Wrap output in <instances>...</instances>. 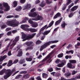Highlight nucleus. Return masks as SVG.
I'll use <instances>...</instances> for the list:
<instances>
[{
  "mask_svg": "<svg viewBox=\"0 0 80 80\" xmlns=\"http://www.w3.org/2000/svg\"><path fill=\"white\" fill-rule=\"evenodd\" d=\"M20 48V46H19L17 47V48L18 49V52L17 57H21L22 55V49H19Z\"/></svg>",
  "mask_w": 80,
  "mask_h": 80,
  "instance_id": "obj_8",
  "label": "nucleus"
},
{
  "mask_svg": "<svg viewBox=\"0 0 80 80\" xmlns=\"http://www.w3.org/2000/svg\"><path fill=\"white\" fill-rule=\"evenodd\" d=\"M53 70V68H50V69H49L48 70V71H49V72H52Z\"/></svg>",
  "mask_w": 80,
  "mask_h": 80,
  "instance_id": "obj_57",
  "label": "nucleus"
},
{
  "mask_svg": "<svg viewBox=\"0 0 80 80\" xmlns=\"http://www.w3.org/2000/svg\"><path fill=\"white\" fill-rule=\"evenodd\" d=\"M28 20V18H25L22 21L21 23H25Z\"/></svg>",
  "mask_w": 80,
  "mask_h": 80,
  "instance_id": "obj_27",
  "label": "nucleus"
},
{
  "mask_svg": "<svg viewBox=\"0 0 80 80\" xmlns=\"http://www.w3.org/2000/svg\"><path fill=\"white\" fill-rule=\"evenodd\" d=\"M7 57V55H5L3 56H1L0 57V62H2L3 60H4V59H5V58Z\"/></svg>",
  "mask_w": 80,
  "mask_h": 80,
  "instance_id": "obj_15",
  "label": "nucleus"
},
{
  "mask_svg": "<svg viewBox=\"0 0 80 80\" xmlns=\"http://www.w3.org/2000/svg\"><path fill=\"white\" fill-rule=\"evenodd\" d=\"M28 42V46H29V45H32V43H33V42L32 41H30L29 42Z\"/></svg>",
  "mask_w": 80,
  "mask_h": 80,
  "instance_id": "obj_47",
  "label": "nucleus"
},
{
  "mask_svg": "<svg viewBox=\"0 0 80 80\" xmlns=\"http://www.w3.org/2000/svg\"><path fill=\"white\" fill-rule=\"evenodd\" d=\"M17 30H13L12 31V33H17Z\"/></svg>",
  "mask_w": 80,
  "mask_h": 80,
  "instance_id": "obj_58",
  "label": "nucleus"
},
{
  "mask_svg": "<svg viewBox=\"0 0 80 80\" xmlns=\"http://www.w3.org/2000/svg\"><path fill=\"white\" fill-rule=\"evenodd\" d=\"M8 56H10L11 55H12V53H11V51H10L8 52Z\"/></svg>",
  "mask_w": 80,
  "mask_h": 80,
  "instance_id": "obj_62",
  "label": "nucleus"
},
{
  "mask_svg": "<svg viewBox=\"0 0 80 80\" xmlns=\"http://www.w3.org/2000/svg\"><path fill=\"white\" fill-rule=\"evenodd\" d=\"M51 73V75H52L53 76H56V75H57V73L54 72H52Z\"/></svg>",
  "mask_w": 80,
  "mask_h": 80,
  "instance_id": "obj_52",
  "label": "nucleus"
},
{
  "mask_svg": "<svg viewBox=\"0 0 80 80\" xmlns=\"http://www.w3.org/2000/svg\"><path fill=\"white\" fill-rule=\"evenodd\" d=\"M38 23L37 22L33 23L32 24V27H34V28H36L37 27H38Z\"/></svg>",
  "mask_w": 80,
  "mask_h": 80,
  "instance_id": "obj_18",
  "label": "nucleus"
},
{
  "mask_svg": "<svg viewBox=\"0 0 80 80\" xmlns=\"http://www.w3.org/2000/svg\"><path fill=\"white\" fill-rule=\"evenodd\" d=\"M11 44V42H10L8 44V45L7 47V48H6V50H4L3 52H2V53H5V52H7V51H8V48L9 47L11 49H12V48H10V44Z\"/></svg>",
  "mask_w": 80,
  "mask_h": 80,
  "instance_id": "obj_13",
  "label": "nucleus"
},
{
  "mask_svg": "<svg viewBox=\"0 0 80 80\" xmlns=\"http://www.w3.org/2000/svg\"><path fill=\"white\" fill-rule=\"evenodd\" d=\"M20 72L19 71H17L16 72H15L13 74V75H12V76H13V75H16L17 73H18V72Z\"/></svg>",
  "mask_w": 80,
  "mask_h": 80,
  "instance_id": "obj_55",
  "label": "nucleus"
},
{
  "mask_svg": "<svg viewBox=\"0 0 80 80\" xmlns=\"http://www.w3.org/2000/svg\"><path fill=\"white\" fill-rule=\"evenodd\" d=\"M51 58H52V57H50V55H48L43 60V61H45L46 60L48 59V60L47 61V63H48L49 62V61L50 60V59H51Z\"/></svg>",
  "mask_w": 80,
  "mask_h": 80,
  "instance_id": "obj_12",
  "label": "nucleus"
},
{
  "mask_svg": "<svg viewBox=\"0 0 80 80\" xmlns=\"http://www.w3.org/2000/svg\"><path fill=\"white\" fill-rule=\"evenodd\" d=\"M67 2L66 4V5H69V4H70L72 2V0H66Z\"/></svg>",
  "mask_w": 80,
  "mask_h": 80,
  "instance_id": "obj_32",
  "label": "nucleus"
},
{
  "mask_svg": "<svg viewBox=\"0 0 80 80\" xmlns=\"http://www.w3.org/2000/svg\"><path fill=\"white\" fill-rule=\"evenodd\" d=\"M18 62V59H16L14 61L13 63H17V62Z\"/></svg>",
  "mask_w": 80,
  "mask_h": 80,
  "instance_id": "obj_61",
  "label": "nucleus"
},
{
  "mask_svg": "<svg viewBox=\"0 0 80 80\" xmlns=\"http://www.w3.org/2000/svg\"><path fill=\"white\" fill-rule=\"evenodd\" d=\"M25 59H21V60L19 62V63L20 64H22V63H25Z\"/></svg>",
  "mask_w": 80,
  "mask_h": 80,
  "instance_id": "obj_30",
  "label": "nucleus"
},
{
  "mask_svg": "<svg viewBox=\"0 0 80 80\" xmlns=\"http://www.w3.org/2000/svg\"><path fill=\"white\" fill-rule=\"evenodd\" d=\"M42 43V41H40V40H38L36 42V45H39V44H40Z\"/></svg>",
  "mask_w": 80,
  "mask_h": 80,
  "instance_id": "obj_38",
  "label": "nucleus"
},
{
  "mask_svg": "<svg viewBox=\"0 0 80 80\" xmlns=\"http://www.w3.org/2000/svg\"><path fill=\"white\" fill-rule=\"evenodd\" d=\"M60 23V21L58 20L56 21L55 23V25H58Z\"/></svg>",
  "mask_w": 80,
  "mask_h": 80,
  "instance_id": "obj_40",
  "label": "nucleus"
},
{
  "mask_svg": "<svg viewBox=\"0 0 80 80\" xmlns=\"http://www.w3.org/2000/svg\"><path fill=\"white\" fill-rule=\"evenodd\" d=\"M30 27V26L28 24H24L21 26V28L22 29L25 30V31H30L31 32L33 33L34 32H36L38 31L37 29L35 28H28Z\"/></svg>",
  "mask_w": 80,
  "mask_h": 80,
  "instance_id": "obj_1",
  "label": "nucleus"
},
{
  "mask_svg": "<svg viewBox=\"0 0 80 80\" xmlns=\"http://www.w3.org/2000/svg\"><path fill=\"white\" fill-rule=\"evenodd\" d=\"M50 32V30L45 31L43 32V35H47Z\"/></svg>",
  "mask_w": 80,
  "mask_h": 80,
  "instance_id": "obj_20",
  "label": "nucleus"
},
{
  "mask_svg": "<svg viewBox=\"0 0 80 80\" xmlns=\"http://www.w3.org/2000/svg\"><path fill=\"white\" fill-rule=\"evenodd\" d=\"M77 78V77L76 76L74 78H71L70 79H67V80H76Z\"/></svg>",
  "mask_w": 80,
  "mask_h": 80,
  "instance_id": "obj_44",
  "label": "nucleus"
},
{
  "mask_svg": "<svg viewBox=\"0 0 80 80\" xmlns=\"http://www.w3.org/2000/svg\"><path fill=\"white\" fill-rule=\"evenodd\" d=\"M11 30V28H8L6 29V32H8V31H10Z\"/></svg>",
  "mask_w": 80,
  "mask_h": 80,
  "instance_id": "obj_51",
  "label": "nucleus"
},
{
  "mask_svg": "<svg viewBox=\"0 0 80 80\" xmlns=\"http://www.w3.org/2000/svg\"><path fill=\"white\" fill-rule=\"evenodd\" d=\"M42 77L45 78H47L48 77V75L45 73H42Z\"/></svg>",
  "mask_w": 80,
  "mask_h": 80,
  "instance_id": "obj_28",
  "label": "nucleus"
},
{
  "mask_svg": "<svg viewBox=\"0 0 80 80\" xmlns=\"http://www.w3.org/2000/svg\"><path fill=\"white\" fill-rule=\"evenodd\" d=\"M73 5L74 4H73V2H72V3H71V4H70L68 7V8H70L72 7V6H73Z\"/></svg>",
  "mask_w": 80,
  "mask_h": 80,
  "instance_id": "obj_46",
  "label": "nucleus"
},
{
  "mask_svg": "<svg viewBox=\"0 0 80 80\" xmlns=\"http://www.w3.org/2000/svg\"><path fill=\"white\" fill-rule=\"evenodd\" d=\"M22 7L20 6H19L17 7L16 9L15 10L16 11H18V12H19V11H20V10H22Z\"/></svg>",
  "mask_w": 80,
  "mask_h": 80,
  "instance_id": "obj_19",
  "label": "nucleus"
},
{
  "mask_svg": "<svg viewBox=\"0 0 80 80\" xmlns=\"http://www.w3.org/2000/svg\"><path fill=\"white\" fill-rule=\"evenodd\" d=\"M56 45H52L51 46H50V48H55V47H56Z\"/></svg>",
  "mask_w": 80,
  "mask_h": 80,
  "instance_id": "obj_60",
  "label": "nucleus"
},
{
  "mask_svg": "<svg viewBox=\"0 0 80 80\" xmlns=\"http://www.w3.org/2000/svg\"><path fill=\"white\" fill-rule=\"evenodd\" d=\"M21 34L22 35V39L24 38V39L22 40L23 42L24 41H25L26 40H28V39H32V38L35 36L36 34V33H33L31 35H29L27 37L26 36V35L24 33L22 32H21Z\"/></svg>",
  "mask_w": 80,
  "mask_h": 80,
  "instance_id": "obj_5",
  "label": "nucleus"
},
{
  "mask_svg": "<svg viewBox=\"0 0 80 80\" xmlns=\"http://www.w3.org/2000/svg\"><path fill=\"white\" fill-rule=\"evenodd\" d=\"M16 70H15V68H13L12 69V70L10 69H8L7 70V72H8V74L9 76H10L12 73H13V72H15Z\"/></svg>",
  "mask_w": 80,
  "mask_h": 80,
  "instance_id": "obj_9",
  "label": "nucleus"
},
{
  "mask_svg": "<svg viewBox=\"0 0 80 80\" xmlns=\"http://www.w3.org/2000/svg\"><path fill=\"white\" fill-rule=\"evenodd\" d=\"M80 45V42H78L77 44L75 45V48H78V47H79Z\"/></svg>",
  "mask_w": 80,
  "mask_h": 80,
  "instance_id": "obj_35",
  "label": "nucleus"
},
{
  "mask_svg": "<svg viewBox=\"0 0 80 80\" xmlns=\"http://www.w3.org/2000/svg\"><path fill=\"white\" fill-rule=\"evenodd\" d=\"M0 9L1 10L4 9V12H8L10 10V6L7 3L3 2L2 4H0Z\"/></svg>",
  "mask_w": 80,
  "mask_h": 80,
  "instance_id": "obj_4",
  "label": "nucleus"
},
{
  "mask_svg": "<svg viewBox=\"0 0 80 80\" xmlns=\"http://www.w3.org/2000/svg\"><path fill=\"white\" fill-rule=\"evenodd\" d=\"M37 80H42V79L40 78V77H38L36 78Z\"/></svg>",
  "mask_w": 80,
  "mask_h": 80,
  "instance_id": "obj_64",
  "label": "nucleus"
},
{
  "mask_svg": "<svg viewBox=\"0 0 80 80\" xmlns=\"http://www.w3.org/2000/svg\"><path fill=\"white\" fill-rule=\"evenodd\" d=\"M70 53H71L72 54H73V51L70 50L69 51H68L66 52V53H67V54H69Z\"/></svg>",
  "mask_w": 80,
  "mask_h": 80,
  "instance_id": "obj_31",
  "label": "nucleus"
},
{
  "mask_svg": "<svg viewBox=\"0 0 80 80\" xmlns=\"http://www.w3.org/2000/svg\"><path fill=\"white\" fill-rule=\"evenodd\" d=\"M26 60L27 62H31V61H32V58H26Z\"/></svg>",
  "mask_w": 80,
  "mask_h": 80,
  "instance_id": "obj_36",
  "label": "nucleus"
},
{
  "mask_svg": "<svg viewBox=\"0 0 80 80\" xmlns=\"http://www.w3.org/2000/svg\"><path fill=\"white\" fill-rule=\"evenodd\" d=\"M40 1H39V0L36 1L35 2V4H37L38 3H40Z\"/></svg>",
  "mask_w": 80,
  "mask_h": 80,
  "instance_id": "obj_63",
  "label": "nucleus"
},
{
  "mask_svg": "<svg viewBox=\"0 0 80 80\" xmlns=\"http://www.w3.org/2000/svg\"><path fill=\"white\" fill-rule=\"evenodd\" d=\"M54 23V21H52L49 24L48 27L47 28H49V27H51L53 25V23Z\"/></svg>",
  "mask_w": 80,
  "mask_h": 80,
  "instance_id": "obj_17",
  "label": "nucleus"
},
{
  "mask_svg": "<svg viewBox=\"0 0 80 80\" xmlns=\"http://www.w3.org/2000/svg\"><path fill=\"white\" fill-rule=\"evenodd\" d=\"M30 76H29V74H26L23 76V78H25L26 79H27V78H28Z\"/></svg>",
  "mask_w": 80,
  "mask_h": 80,
  "instance_id": "obj_29",
  "label": "nucleus"
},
{
  "mask_svg": "<svg viewBox=\"0 0 80 80\" xmlns=\"http://www.w3.org/2000/svg\"><path fill=\"white\" fill-rule=\"evenodd\" d=\"M60 62V60L59 59H58L55 61L56 63H59V62Z\"/></svg>",
  "mask_w": 80,
  "mask_h": 80,
  "instance_id": "obj_59",
  "label": "nucleus"
},
{
  "mask_svg": "<svg viewBox=\"0 0 80 80\" xmlns=\"http://www.w3.org/2000/svg\"><path fill=\"white\" fill-rule=\"evenodd\" d=\"M63 56V53L60 54L58 55V58H62Z\"/></svg>",
  "mask_w": 80,
  "mask_h": 80,
  "instance_id": "obj_39",
  "label": "nucleus"
},
{
  "mask_svg": "<svg viewBox=\"0 0 80 80\" xmlns=\"http://www.w3.org/2000/svg\"><path fill=\"white\" fill-rule=\"evenodd\" d=\"M78 6H76L73 7L72 8H73L74 10H77V9L78 8Z\"/></svg>",
  "mask_w": 80,
  "mask_h": 80,
  "instance_id": "obj_48",
  "label": "nucleus"
},
{
  "mask_svg": "<svg viewBox=\"0 0 80 80\" xmlns=\"http://www.w3.org/2000/svg\"><path fill=\"white\" fill-rule=\"evenodd\" d=\"M57 42H58V40L51 41L44 43L43 45H42L41 47V48L40 49V52H42V51L43 49L46 48H47L48 46L49 45H50V44L57 43Z\"/></svg>",
  "mask_w": 80,
  "mask_h": 80,
  "instance_id": "obj_3",
  "label": "nucleus"
},
{
  "mask_svg": "<svg viewBox=\"0 0 80 80\" xmlns=\"http://www.w3.org/2000/svg\"><path fill=\"white\" fill-rule=\"evenodd\" d=\"M66 25L65 24V22H64L62 24H61V27H62V28H65V26Z\"/></svg>",
  "mask_w": 80,
  "mask_h": 80,
  "instance_id": "obj_41",
  "label": "nucleus"
},
{
  "mask_svg": "<svg viewBox=\"0 0 80 80\" xmlns=\"http://www.w3.org/2000/svg\"><path fill=\"white\" fill-rule=\"evenodd\" d=\"M13 15H9L6 17L7 18H13Z\"/></svg>",
  "mask_w": 80,
  "mask_h": 80,
  "instance_id": "obj_45",
  "label": "nucleus"
},
{
  "mask_svg": "<svg viewBox=\"0 0 80 80\" xmlns=\"http://www.w3.org/2000/svg\"><path fill=\"white\" fill-rule=\"evenodd\" d=\"M69 62L70 63H76L77 62L75 60H69Z\"/></svg>",
  "mask_w": 80,
  "mask_h": 80,
  "instance_id": "obj_33",
  "label": "nucleus"
},
{
  "mask_svg": "<svg viewBox=\"0 0 80 80\" xmlns=\"http://www.w3.org/2000/svg\"><path fill=\"white\" fill-rule=\"evenodd\" d=\"M35 10H36L35 8H33L31 10V12H35Z\"/></svg>",
  "mask_w": 80,
  "mask_h": 80,
  "instance_id": "obj_56",
  "label": "nucleus"
},
{
  "mask_svg": "<svg viewBox=\"0 0 80 80\" xmlns=\"http://www.w3.org/2000/svg\"><path fill=\"white\" fill-rule=\"evenodd\" d=\"M17 5V2L16 1H14L12 3V6L13 7H16Z\"/></svg>",
  "mask_w": 80,
  "mask_h": 80,
  "instance_id": "obj_24",
  "label": "nucleus"
},
{
  "mask_svg": "<svg viewBox=\"0 0 80 80\" xmlns=\"http://www.w3.org/2000/svg\"><path fill=\"white\" fill-rule=\"evenodd\" d=\"M66 63V61H64L62 63L59 64L57 65V67H63L65 65V64Z\"/></svg>",
  "mask_w": 80,
  "mask_h": 80,
  "instance_id": "obj_11",
  "label": "nucleus"
},
{
  "mask_svg": "<svg viewBox=\"0 0 80 80\" xmlns=\"http://www.w3.org/2000/svg\"><path fill=\"white\" fill-rule=\"evenodd\" d=\"M20 2L21 3H24L25 2V0H20Z\"/></svg>",
  "mask_w": 80,
  "mask_h": 80,
  "instance_id": "obj_54",
  "label": "nucleus"
},
{
  "mask_svg": "<svg viewBox=\"0 0 80 80\" xmlns=\"http://www.w3.org/2000/svg\"><path fill=\"white\" fill-rule=\"evenodd\" d=\"M47 25H45L42 28L40 31V32H41L43 31V30H44L45 29V28H47Z\"/></svg>",
  "mask_w": 80,
  "mask_h": 80,
  "instance_id": "obj_25",
  "label": "nucleus"
},
{
  "mask_svg": "<svg viewBox=\"0 0 80 80\" xmlns=\"http://www.w3.org/2000/svg\"><path fill=\"white\" fill-rule=\"evenodd\" d=\"M22 77V75H18L15 77V79H18L19 78H21Z\"/></svg>",
  "mask_w": 80,
  "mask_h": 80,
  "instance_id": "obj_34",
  "label": "nucleus"
},
{
  "mask_svg": "<svg viewBox=\"0 0 80 80\" xmlns=\"http://www.w3.org/2000/svg\"><path fill=\"white\" fill-rule=\"evenodd\" d=\"M77 72L76 71H72V75H75V73H77Z\"/></svg>",
  "mask_w": 80,
  "mask_h": 80,
  "instance_id": "obj_50",
  "label": "nucleus"
},
{
  "mask_svg": "<svg viewBox=\"0 0 80 80\" xmlns=\"http://www.w3.org/2000/svg\"><path fill=\"white\" fill-rule=\"evenodd\" d=\"M7 35L8 36L12 35V32L9 31L7 33Z\"/></svg>",
  "mask_w": 80,
  "mask_h": 80,
  "instance_id": "obj_49",
  "label": "nucleus"
},
{
  "mask_svg": "<svg viewBox=\"0 0 80 80\" xmlns=\"http://www.w3.org/2000/svg\"><path fill=\"white\" fill-rule=\"evenodd\" d=\"M65 75L66 76V77H68L69 76H70V75H71V73L68 72L67 73H65Z\"/></svg>",
  "mask_w": 80,
  "mask_h": 80,
  "instance_id": "obj_37",
  "label": "nucleus"
},
{
  "mask_svg": "<svg viewBox=\"0 0 80 80\" xmlns=\"http://www.w3.org/2000/svg\"><path fill=\"white\" fill-rule=\"evenodd\" d=\"M28 22L29 23L32 24V23H33V21H32L31 19L28 20Z\"/></svg>",
  "mask_w": 80,
  "mask_h": 80,
  "instance_id": "obj_43",
  "label": "nucleus"
},
{
  "mask_svg": "<svg viewBox=\"0 0 80 80\" xmlns=\"http://www.w3.org/2000/svg\"><path fill=\"white\" fill-rule=\"evenodd\" d=\"M31 7V5L30 4H28L25 6L26 9H29Z\"/></svg>",
  "mask_w": 80,
  "mask_h": 80,
  "instance_id": "obj_26",
  "label": "nucleus"
},
{
  "mask_svg": "<svg viewBox=\"0 0 80 80\" xmlns=\"http://www.w3.org/2000/svg\"><path fill=\"white\" fill-rule=\"evenodd\" d=\"M1 27L2 29H3V28H6V27H7V25H3L1 26Z\"/></svg>",
  "mask_w": 80,
  "mask_h": 80,
  "instance_id": "obj_42",
  "label": "nucleus"
},
{
  "mask_svg": "<svg viewBox=\"0 0 80 80\" xmlns=\"http://www.w3.org/2000/svg\"><path fill=\"white\" fill-rule=\"evenodd\" d=\"M60 15H61L60 13L59 12H58L53 17V19H56V18H57L58 17H60Z\"/></svg>",
  "mask_w": 80,
  "mask_h": 80,
  "instance_id": "obj_14",
  "label": "nucleus"
},
{
  "mask_svg": "<svg viewBox=\"0 0 80 80\" xmlns=\"http://www.w3.org/2000/svg\"><path fill=\"white\" fill-rule=\"evenodd\" d=\"M19 23L18 21H17L16 19L10 21V20H8L6 22V23L7 25L12 27H17L18 26V24Z\"/></svg>",
  "mask_w": 80,
  "mask_h": 80,
  "instance_id": "obj_2",
  "label": "nucleus"
},
{
  "mask_svg": "<svg viewBox=\"0 0 80 80\" xmlns=\"http://www.w3.org/2000/svg\"><path fill=\"white\" fill-rule=\"evenodd\" d=\"M38 15V13L37 12H34L32 14L31 13H29L28 15L29 17H35V18H37Z\"/></svg>",
  "mask_w": 80,
  "mask_h": 80,
  "instance_id": "obj_7",
  "label": "nucleus"
},
{
  "mask_svg": "<svg viewBox=\"0 0 80 80\" xmlns=\"http://www.w3.org/2000/svg\"><path fill=\"white\" fill-rule=\"evenodd\" d=\"M12 60H10L9 61L8 64L7 65L8 67H10L12 65Z\"/></svg>",
  "mask_w": 80,
  "mask_h": 80,
  "instance_id": "obj_23",
  "label": "nucleus"
},
{
  "mask_svg": "<svg viewBox=\"0 0 80 80\" xmlns=\"http://www.w3.org/2000/svg\"><path fill=\"white\" fill-rule=\"evenodd\" d=\"M67 67L69 68H72V64L70 63H68L67 65Z\"/></svg>",
  "mask_w": 80,
  "mask_h": 80,
  "instance_id": "obj_21",
  "label": "nucleus"
},
{
  "mask_svg": "<svg viewBox=\"0 0 80 80\" xmlns=\"http://www.w3.org/2000/svg\"><path fill=\"white\" fill-rule=\"evenodd\" d=\"M32 20H35L36 21H37L38 20H43V18L42 17L40 16H39V15H38L37 18H35L34 19H32Z\"/></svg>",
  "mask_w": 80,
  "mask_h": 80,
  "instance_id": "obj_10",
  "label": "nucleus"
},
{
  "mask_svg": "<svg viewBox=\"0 0 80 80\" xmlns=\"http://www.w3.org/2000/svg\"><path fill=\"white\" fill-rule=\"evenodd\" d=\"M45 5V4H43L42 3H41V4L39 5V6H40L41 7H43Z\"/></svg>",
  "mask_w": 80,
  "mask_h": 80,
  "instance_id": "obj_53",
  "label": "nucleus"
},
{
  "mask_svg": "<svg viewBox=\"0 0 80 80\" xmlns=\"http://www.w3.org/2000/svg\"><path fill=\"white\" fill-rule=\"evenodd\" d=\"M19 40V37L17 36L16 37L14 40L13 41V42L10 45V48H12L14 47V46L16 45V43L17 42H18V40Z\"/></svg>",
  "mask_w": 80,
  "mask_h": 80,
  "instance_id": "obj_6",
  "label": "nucleus"
},
{
  "mask_svg": "<svg viewBox=\"0 0 80 80\" xmlns=\"http://www.w3.org/2000/svg\"><path fill=\"white\" fill-rule=\"evenodd\" d=\"M5 72V69H3L0 72V75H2Z\"/></svg>",
  "mask_w": 80,
  "mask_h": 80,
  "instance_id": "obj_22",
  "label": "nucleus"
},
{
  "mask_svg": "<svg viewBox=\"0 0 80 80\" xmlns=\"http://www.w3.org/2000/svg\"><path fill=\"white\" fill-rule=\"evenodd\" d=\"M8 71H7V72H6V75H4L3 76V78H4V79H7L9 77H10V76H9L8 74Z\"/></svg>",
  "mask_w": 80,
  "mask_h": 80,
  "instance_id": "obj_16",
  "label": "nucleus"
}]
</instances>
